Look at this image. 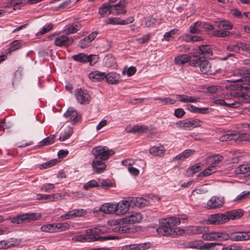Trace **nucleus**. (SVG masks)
Returning <instances> with one entry per match:
<instances>
[{
	"mask_svg": "<svg viewBox=\"0 0 250 250\" xmlns=\"http://www.w3.org/2000/svg\"><path fill=\"white\" fill-rule=\"evenodd\" d=\"M151 37L150 33L147 34L141 38L138 39L137 41L141 43H145L147 42Z\"/></svg>",
	"mask_w": 250,
	"mask_h": 250,
	"instance_id": "nucleus-61",
	"label": "nucleus"
},
{
	"mask_svg": "<svg viewBox=\"0 0 250 250\" xmlns=\"http://www.w3.org/2000/svg\"><path fill=\"white\" fill-rule=\"evenodd\" d=\"M98 187H99V183L95 180H91L84 185L83 188L85 190H89L92 188Z\"/></svg>",
	"mask_w": 250,
	"mask_h": 250,
	"instance_id": "nucleus-47",
	"label": "nucleus"
},
{
	"mask_svg": "<svg viewBox=\"0 0 250 250\" xmlns=\"http://www.w3.org/2000/svg\"><path fill=\"white\" fill-rule=\"evenodd\" d=\"M20 241L11 239L10 241H1L0 242V249H6L10 247H15L20 244Z\"/></svg>",
	"mask_w": 250,
	"mask_h": 250,
	"instance_id": "nucleus-29",
	"label": "nucleus"
},
{
	"mask_svg": "<svg viewBox=\"0 0 250 250\" xmlns=\"http://www.w3.org/2000/svg\"><path fill=\"white\" fill-rule=\"evenodd\" d=\"M194 151L191 149H186L175 157L173 160L183 161L194 154Z\"/></svg>",
	"mask_w": 250,
	"mask_h": 250,
	"instance_id": "nucleus-33",
	"label": "nucleus"
},
{
	"mask_svg": "<svg viewBox=\"0 0 250 250\" xmlns=\"http://www.w3.org/2000/svg\"><path fill=\"white\" fill-rule=\"evenodd\" d=\"M215 103L228 107L237 108L243 104L250 103V95L242 91H233L226 94L224 99L216 100Z\"/></svg>",
	"mask_w": 250,
	"mask_h": 250,
	"instance_id": "nucleus-2",
	"label": "nucleus"
},
{
	"mask_svg": "<svg viewBox=\"0 0 250 250\" xmlns=\"http://www.w3.org/2000/svg\"><path fill=\"white\" fill-rule=\"evenodd\" d=\"M187 109L190 112L201 114H205L208 110V108H198L193 105H188Z\"/></svg>",
	"mask_w": 250,
	"mask_h": 250,
	"instance_id": "nucleus-41",
	"label": "nucleus"
},
{
	"mask_svg": "<svg viewBox=\"0 0 250 250\" xmlns=\"http://www.w3.org/2000/svg\"><path fill=\"white\" fill-rule=\"evenodd\" d=\"M55 229V232H59L62 231H65L68 229L70 225L68 223H60L58 224H54Z\"/></svg>",
	"mask_w": 250,
	"mask_h": 250,
	"instance_id": "nucleus-43",
	"label": "nucleus"
},
{
	"mask_svg": "<svg viewBox=\"0 0 250 250\" xmlns=\"http://www.w3.org/2000/svg\"><path fill=\"white\" fill-rule=\"evenodd\" d=\"M233 75L235 77L231 79L228 81L230 82H245L249 81L250 82V68L243 67L239 69H235L233 71Z\"/></svg>",
	"mask_w": 250,
	"mask_h": 250,
	"instance_id": "nucleus-8",
	"label": "nucleus"
},
{
	"mask_svg": "<svg viewBox=\"0 0 250 250\" xmlns=\"http://www.w3.org/2000/svg\"><path fill=\"white\" fill-rule=\"evenodd\" d=\"M227 215L226 213H216L209 216L208 221L210 224H223L227 222Z\"/></svg>",
	"mask_w": 250,
	"mask_h": 250,
	"instance_id": "nucleus-16",
	"label": "nucleus"
},
{
	"mask_svg": "<svg viewBox=\"0 0 250 250\" xmlns=\"http://www.w3.org/2000/svg\"><path fill=\"white\" fill-rule=\"evenodd\" d=\"M37 219V214L32 213L30 214H24L13 217L11 221L13 224H19L30 222Z\"/></svg>",
	"mask_w": 250,
	"mask_h": 250,
	"instance_id": "nucleus-11",
	"label": "nucleus"
},
{
	"mask_svg": "<svg viewBox=\"0 0 250 250\" xmlns=\"http://www.w3.org/2000/svg\"><path fill=\"white\" fill-rule=\"evenodd\" d=\"M73 129L72 127L67 126L65 128L63 132L61 133L60 136L59 140L61 141H63L69 138L72 134Z\"/></svg>",
	"mask_w": 250,
	"mask_h": 250,
	"instance_id": "nucleus-38",
	"label": "nucleus"
},
{
	"mask_svg": "<svg viewBox=\"0 0 250 250\" xmlns=\"http://www.w3.org/2000/svg\"><path fill=\"white\" fill-rule=\"evenodd\" d=\"M90 42L86 37H85L80 41L79 46L81 48H85L89 46Z\"/></svg>",
	"mask_w": 250,
	"mask_h": 250,
	"instance_id": "nucleus-57",
	"label": "nucleus"
},
{
	"mask_svg": "<svg viewBox=\"0 0 250 250\" xmlns=\"http://www.w3.org/2000/svg\"><path fill=\"white\" fill-rule=\"evenodd\" d=\"M94 57L95 56L92 55L87 56L84 53H81L78 54V55H73L72 56V58L74 60L81 62L85 63L89 62V63L91 64L92 63V61L91 60H90V59Z\"/></svg>",
	"mask_w": 250,
	"mask_h": 250,
	"instance_id": "nucleus-26",
	"label": "nucleus"
},
{
	"mask_svg": "<svg viewBox=\"0 0 250 250\" xmlns=\"http://www.w3.org/2000/svg\"><path fill=\"white\" fill-rule=\"evenodd\" d=\"M55 188L54 184L51 183H46L43 184L41 188V190L44 192H48L49 190L53 189Z\"/></svg>",
	"mask_w": 250,
	"mask_h": 250,
	"instance_id": "nucleus-54",
	"label": "nucleus"
},
{
	"mask_svg": "<svg viewBox=\"0 0 250 250\" xmlns=\"http://www.w3.org/2000/svg\"><path fill=\"white\" fill-rule=\"evenodd\" d=\"M109 23L114 24H121L124 25V20H121L119 18H110L109 19Z\"/></svg>",
	"mask_w": 250,
	"mask_h": 250,
	"instance_id": "nucleus-60",
	"label": "nucleus"
},
{
	"mask_svg": "<svg viewBox=\"0 0 250 250\" xmlns=\"http://www.w3.org/2000/svg\"><path fill=\"white\" fill-rule=\"evenodd\" d=\"M227 215V221L230 220H235L241 218L244 213V211L241 209H233L225 213Z\"/></svg>",
	"mask_w": 250,
	"mask_h": 250,
	"instance_id": "nucleus-23",
	"label": "nucleus"
},
{
	"mask_svg": "<svg viewBox=\"0 0 250 250\" xmlns=\"http://www.w3.org/2000/svg\"><path fill=\"white\" fill-rule=\"evenodd\" d=\"M22 3L21 0H9L7 1V6L9 7L16 6Z\"/></svg>",
	"mask_w": 250,
	"mask_h": 250,
	"instance_id": "nucleus-63",
	"label": "nucleus"
},
{
	"mask_svg": "<svg viewBox=\"0 0 250 250\" xmlns=\"http://www.w3.org/2000/svg\"><path fill=\"white\" fill-rule=\"evenodd\" d=\"M74 42V38L68 37L66 35H61L56 38L54 44L57 46H68Z\"/></svg>",
	"mask_w": 250,
	"mask_h": 250,
	"instance_id": "nucleus-19",
	"label": "nucleus"
},
{
	"mask_svg": "<svg viewBox=\"0 0 250 250\" xmlns=\"http://www.w3.org/2000/svg\"><path fill=\"white\" fill-rule=\"evenodd\" d=\"M202 26V22L197 21L189 27L190 32L193 34L201 33L203 32Z\"/></svg>",
	"mask_w": 250,
	"mask_h": 250,
	"instance_id": "nucleus-35",
	"label": "nucleus"
},
{
	"mask_svg": "<svg viewBox=\"0 0 250 250\" xmlns=\"http://www.w3.org/2000/svg\"><path fill=\"white\" fill-rule=\"evenodd\" d=\"M159 234H171L172 232V220L165 219L160 222L159 227L156 229Z\"/></svg>",
	"mask_w": 250,
	"mask_h": 250,
	"instance_id": "nucleus-13",
	"label": "nucleus"
},
{
	"mask_svg": "<svg viewBox=\"0 0 250 250\" xmlns=\"http://www.w3.org/2000/svg\"><path fill=\"white\" fill-rule=\"evenodd\" d=\"M225 203L223 197L212 196L207 202V208L208 209H215L222 207Z\"/></svg>",
	"mask_w": 250,
	"mask_h": 250,
	"instance_id": "nucleus-14",
	"label": "nucleus"
},
{
	"mask_svg": "<svg viewBox=\"0 0 250 250\" xmlns=\"http://www.w3.org/2000/svg\"><path fill=\"white\" fill-rule=\"evenodd\" d=\"M223 157L219 155H213L208 157L207 163L210 165H215L222 161Z\"/></svg>",
	"mask_w": 250,
	"mask_h": 250,
	"instance_id": "nucleus-37",
	"label": "nucleus"
},
{
	"mask_svg": "<svg viewBox=\"0 0 250 250\" xmlns=\"http://www.w3.org/2000/svg\"><path fill=\"white\" fill-rule=\"evenodd\" d=\"M190 57L186 54H183L175 58L174 62L178 64H183L188 62Z\"/></svg>",
	"mask_w": 250,
	"mask_h": 250,
	"instance_id": "nucleus-40",
	"label": "nucleus"
},
{
	"mask_svg": "<svg viewBox=\"0 0 250 250\" xmlns=\"http://www.w3.org/2000/svg\"><path fill=\"white\" fill-rule=\"evenodd\" d=\"M249 135L247 133H240L239 132H231L224 134L219 137L220 141H228L230 140H235V142L237 141H244L249 140L248 138Z\"/></svg>",
	"mask_w": 250,
	"mask_h": 250,
	"instance_id": "nucleus-10",
	"label": "nucleus"
},
{
	"mask_svg": "<svg viewBox=\"0 0 250 250\" xmlns=\"http://www.w3.org/2000/svg\"><path fill=\"white\" fill-rule=\"evenodd\" d=\"M236 174H243L250 172V164H243L239 166L235 170Z\"/></svg>",
	"mask_w": 250,
	"mask_h": 250,
	"instance_id": "nucleus-44",
	"label": "nucleus"
},
{
	"mask_svg": "<svg viewBox=\"0 0 250 250\" xmlns=\"http://www.w3.org/2000/svg\"><path fill=\"white\" fill-rule=\"evenodd\" d=\"M185 114V112L183 108H177L174 111V115L177 118H181Z\"/></svg>",
	"mask_w": 250,
	"mask_h": 250,
	"instance_id": "nucleus-64",
	"label": "nucleus"
},
{
	"mask_svg": "<svg viewBox=\"0 0 250 250\" xmlns=\"http://www.w3.org/2000/svg\"><path fill=\"white\" fill-rule=\"evenodd\" d=\"M73 218L74 217L73 216L72 210L68 211L66 213L62 214L60 216V218L62 220H68Z\"/></svg>",
	"mask_w": 250,
	"mask_h": 250,
	"instance_id": "nucleus-62",
	"label": "nucleus"
},
{
	"mask_svg": "<svg viewBox=\"0 0 250 250\" xmlns=\"http://www.w3.org/2000/svg\"><path fill=\"white\" fill-rule=\"evenodd\" d=\"M99 210L105 213H114L115 214L116 207L115 204L106 203L102 205Z\"/></svg>",
	"mask_w": 250,
	"mask_h": 250,
	"instance_id": "nucleus-28",
	"label": "nucleus"
},
{
	"mask_svg": "<svg viewBox=\"0 0 250 250\" xmlns=\"http://www.w3.org/2000/svg\"><path fill=\"white\" fill-rule=\"evenodd\" d=\"M118 235H109L107 236H99V235H75L72 240L76 242L82 243L91 242L96 241H104L109 240L121 239Z\"/></svg>",
	"mask_w": 250,
	"mask_h": 250,
	"instance_id": "nucleus-4",
	"label": "nucleus"
},
{
	"mask_svg": "<svg viewBox=\"0 0 250 250\" xmlns=\"http://www.w3.org/2000/svg\"><path fill=\"white\" fill-rule=\"evenodd\" d=\"M208 228L206 227H188L186 229H180L175 228L174 229L173 234H219L217 232H207Z\"/></svg>",
	"mask_w": 250,
	"mask_h": 250,
	"instance_id": "nucleus-5",
	"label": "nucleus"
},
{
	"mask_svg": "<svg viewBox=\"0 0 250 250\" xmlns=\"http://www.w3.org/2000/svg\"><path fill=\"white\" fill-rule=\"evenodd\" d=\"M55 137L56 136L55 135H52L48 137L44 138L39 143V146L41 147L45 146H48L53 144L54 142Z\"/></svg>",
	"mask_w": 250,
	"mask_h": 250,
	"instance_id": "nucleus-42",
	"label": "nucleus"
},
{
	"mask_svg": "<svg viewBox=\"0 0 250 250\" xmlns=\"http://www.w3.org/2000/svg\"><path fill=\"white\" fill-rule=\"evenodd\" d=\"M250 198V191H243L238 195L235 198V200H240L244 199Z\"/></svg>",
	"mask_w": 250,
	"mask_h": 250,
	"instance_id": "nucleus-59",
	"label": "nucleus"
},
{
	"mask_svg": "<svg viewBox=\"0 0 250 250\" xmlns=\"http://www.w3.org/2000/svg\"><path fill=\"white\" fill-rule=\"evenodd\" d=\"M218 26L226 30L231 29L232 27V25L229 21H223L220 22Z\"/></svg>",
	"mask_w": 250,
	"mask_h": 250,
	"instance_id": "nucleus-51",
	"label": "nucleus"
},
{
	"mask_svg": "<svg viewBox=\"0 0 250 250\" xmlns=\"http://www.w3.org/2000/svg\"><path fill=\"white\" fill-rule=\"evenodd\" d=\"M100 186L104 189H107L114 187V184L110 180L103 179L100 183Z\"/></svg>",
	"mask_w": 250,
	"mask_h": 250,
	"instance_id": "nucleus-52",
	"label": "nucleus"
},
{
	"mask_svg": "<svg viewBox=\"0 0 250 250\" xmlns=\"http://www.w3.org/2000/svg\"><path fill=\"white\" fill-rule=\"evenodd\" d=\"M176 99L182 103H196L200 99L197 97L189 96L187 95H176Z\"/></svg>",
	"mask_w": 250,
	"mask_h": 250,
	"instance_id": "nucleus-27",
	"label": "nucleus"
},
{
	"mask_svg": "<svg viewBox=\"0 0 250 250\" xmlns=\"http://www.w3.org/2000/svg\"><path fill=\"white\" fill-rule=\"evenodd\" d=\"M151 247L152 244L148 242L140 244L125 245L122 248V250H146Z\"/></svg>",
	"mask_w": 250,
	"mask_h": 250,
	"instance_id": "nucleus-21",
	"label": "nucleus"
},
{
	"mask_svg": "<svg viewBox=\"0 0 250 250\" xmlns=\"http://www.w3.org/2000/svg\"><path fill=\"white\" fill-rule=\"evenodd\" d=\"M189 63L191 66H199L203 74H211L213 73L210 63L204 58H194L191 60Z\"/></svg>",
	"mask_w": 250,
	"mask_h": 250,
	"instance_id": "nucleus-7",
	"label": "nucleus"
},
{
	"mask_svg": "<svg viewBox=\"0 0 250 250\" xmlns=\"http://www.w3.org/2000/svg\"><path fill=\"white\" fill-rule=\"evenodd\" d=\"M111 5L109 3H104L99 8V13L102 17H106L112 13Z\"/></svg>",
	"mask_w": 250,
	"mask_h": 250,
	"instance_id": "nucleus-30",
	"label": "nucleus"
},
{
	"mask_svg": "<svg viewBox=\"0 0 250 250\" xmlns=\"http://www.w3.org/2000/svg\"><path fill=\"white\" fill-rule=\"evenodd\" d=\"M75 95L78 103L82 104H87L90 102L91 96L86 90L78 88L76 90Z\"/></svg>",
	"mask_w": 250,
	"mask_h": 250,
	"instance_id": "nucleus-12",
	"label": "nucleus"
},
{
	"mask_svg": "<svg viewBox=\"0 0 250 250\" xmlns=\"http://www.w3.org/2000/svg\"><path fill=\"white\" fill-rule=\"evenodd\" d=\"M105 79L108 83L112 84H117L122 81L121 76L115 72H110L107 74H105Z\"/></svg>",
	"mask_w": 250,
	"mask_h": 250,
	"instance_id": "nucleus-22",
	"label": "nucleus"
},
{
	"mask_svg": "<svg viewBox=\"0 0 250 250\" xmlns=\"http://www.w3.org/2000/svg\"><path fill=\"white\" fill-rule=\"evenodd\" d=\"M202 245V241H194L193 242H189L188 244V247L189 248L196 249L201 250Z\"/></svg>",
	"mask_w": 250,
	"mask_h": 250,
	"instance_id": "nucleus-50",
	"label": "nucleus"
},
{
	"mask_svg": "<svg viewBox=\"0 0 250 250\" xmlns=\"http://www.w3.org/2000/svg\"><path fill=\"white\" fill-rule=\"evenodd\" d=\"M55 229L54 224H46L43 225L41 227V229L42 231L48 233H54L55 232Z\"/></svg>",
	"mask_w": 250,
	"mask_h": 250,
	"instance_id": "nucleus-46",
	"label": "nucleus"
},
{
	"mask_svg": "<svg viewBox=\"0 0 250 250\" xmlns=\"http://www.w3.org/2000/svg\"><path fill=\"white\" fill-rule=\"evenodd\" d=\"M129 198L132 207H136L142 208L151 204L149 200L142 197H131Z\"/></svg>",
	"mask_w": 250,
	"mask_h": 250,
	"instance_id": "nucleus-18",
	"label": "nucleus"
},
{
	"mask_svg": "<svg viewBox=\"0 0 250 250\" xmlns=\"http://www.w3.org/2000/svg\"><path fill=\"white\" fill-rule=\"evenodd\" d=\"M216 170V167L215 165H210L208 168L205 169L204 171L200 172L198 177H205L208 176L211 174L214 173Z\"/></svg>",
	"mask_w": 250,
	"mask_h": 250,
	"instance_id": "nucleus-39",
	"label": "nucleus"
},
{
	"mask_svg": "<svg viewBox=\"0 0 250 250\" xmlns=\"http://www.w3.org/2000/svg\"><path fill=\"white\" fill-rule=\"evenodd\" d=\"M62 199V196L61 194L55 193L51 195H45L39 194L37 195V199L38 200H46L50 199L51 201H53L54 199Z\"/></svg>",
	"mask_w": 250,
	"mask_h": 250,
	"instance_id": "nucleus-36",
	"label": "nucleus"
},
{
	"mask_svg": "<svg viewBox=\"0 0 250 250\" xmlns=\"http://www.w3.org/2000/svg\"><path fill=\"white\" fill-rule=\"evenodd\" d=\"M203 124L202 120L195 118L179 121L176 123V125L177 127L189 130L195 127H200Z\"/></svg>",
	"mask_w": 250,
	"mask_h": 250,
	"instance_id": "nucleus-9",
	"label": "nucleus"
},
{
	"mask_svg": "<svg viewBox=\"0 0 250 250\" xmlns=\"http://www.w3.org/2000/svg\"><path fill=\"white\" fill-rule=\"evenodd\" d=\"M89 78L93 81H101L105 78V73L95 71L89 74Z\"/></svg>",
	"mask_w": 250,
	"mask_h": 250,
	"instance_id": "nucleus-32",
	"label": "nucleus"
},
{
	"mask_svg": "<svg viewBox=\"0 0 250 250\" xmlns=\"http://www.w3.org/2000/svg\"><path fill=\"white\" fill-rule=\"evenodd\" d=\"M74 217H81L86 214L87 211L83 209H74L72 210Z\"/></svg>",
	"mask_w": 250,
	"mask_h": 250,
	"instance_id": "nucleus-53",
	"label": "nucleus"
},
{
	"mask_svg": "<svg viewBox=\"0 0 250 250\" xmlns=\"http://www.w3.org/2000/svg\"><path fill=\"white\" fill-rule=\"evenodd\" d=\"M80 29V25L78 23H72L65 25L63 28V32L66 35L77 33Z\"/></svg>",
	"mask_w": 250,
	"mask_h": 250,
	"instance_id": "nucleus-25",
	"label": "nucleus"
},
{
	"mask_svg": "<svg viewBox=\"0 0 250 250\" xmlns=\"http://www.w3.org/2000/svg\"><path fill=\"white\" fill-rule=\"evenodd\" d=\"M146 27H149L156 22V19L152 17H147L145 18Z\"/></svg>",
	"mask_w": 250,
	"mask_h": 250,
	"instance_id": "nucleus-56",
	"label": "nucleus"
},
{
	"mask_svg": "<svg viewBox=\"0 0 250 250\" xmlns=\"http://www.w3.org/2000/svg\"><path fill=\"white\" fill-rule=\"evenodd\" d=\"M204 240L221 241L230 239L232 241H242L250 239V235H202Z\"/></svg>",
	"mask_w": 250,
	"mask_h": 250,
	"instance_id": "nucleus-6",
	"label": "nucleus"
},
{
	"mask_svg": "<svg viewBox=\"0 0 250 250\" xmlns=\"http://www.w3.org/2000/svg\"><path fill=\"white\" fill-rule=\"evenodd\" d=\"M64 116L67 119L75 122H77L80 120L77 111L72 107H70L67 109L66 112L64 114Z\"/></svg>",
	"mask_w": 250,
	"mask_h": 250,
	"instance_id": "nucleus-24",
	"label": "nucleus"
},
{
	"mask_svg": "<svg viewBox=\"0 0 250 250\" xmlns=\"http://www.w3.org/2000/svg\"><path fill=\"white\" fill-rule=\"evenodd\" d=\"M217 245H222V244L217 242H208L204 243L202 242L201 250H210L214 248Z\"/></svg>",
	"mask_w": 250,
	"mask_h": 250,
	"instance_id": "nucleus-48",
	"label": "nucleus"
},
{
	"mask_svg": "<svg viewBox=\"0 0 250 250\" xmlns=\"http://www.w3.org/2000/svg\"><path fill=\"white\" fill-rule=\"evenodd\" d=\"M199 54L205 57H208L212 55L210 46L207 45H202L198 47Z\"/></svg>",
	"mask_w": 250,
	"mask_h": 250,
	"instance_id": "nucleus-34",
	"label": "nucleus"
},
{
	"mask_svg": "<svg viewBox=\"0 0 250 250\" xmlns=\"http://www.w3.org/2000/svg\"><path fill=\"white\" fill-rule=\"evenodd\" d=\"M53 25L52 23H49L47 25H45L42 30L39 32V34L40 35H43L53 29Z\"/></svg>",
	"mask_w": 250,
	"mask_h": 250,
	"instance_id": "nucleus-58",
	"label": "nucleus"
},
{
	"mask_svg": "<svg viewBox=\"0 0 250 250\" xmlns=\"http://www.w3.org/2000/svg\"><path fill=\"white\" fill-rule=\"evenodd\" d=\"M166 150L163 146H154L149 149V153L155 156L164 155Z\"/></svg>",
	"mask_w": 250,
	"mask_h": 250,
	"instance_id": "nucleus-31",
	"label": "nucleus"
},
{
	"mask_svg": "<svg viewBox=\"0 0 250 250\" xmlns=\"http://www.w3.org/2000/svg\"><path fill=\"white\" fill-rule=\"evenodd\" d=\"M21 41L19 40H14L11 42L9 44V51L8 53H11L12 52L21 48Z\"/></svg>",
	"mask_w": 250,
	"mask_h": 250,
	"instance_id": "nucleus-45",
	"label": "nucleus"
},
{
	"mask_svg": "<svg viewBox=\"0 0 250 250\" xmlns=\"http://www.w3.org/2000/svg\"><path fill=\"white\" fill-rule=\"evenodd\" d=\"M126 0H121L116 4L111 5L112 13L117 15L125 14L126 12V7L127 4Z\"/></svg>",
	"mask_w": 250,
	"mask_h": 250,
	"instance_id": "nucleus-17",
	"label": "nucleus"
},
{
	"mask_svg": "<svg viewBox=\"0 0 250 250\" xmlns=\"http://www.w3.org/2000/svg\"><path fill=\"white\" fill-rule=\"evenodd\" d=\"M142 219V215L138 212H133L129 215L123 219L124 223L134 224L140 222Z\"/></svg>",
	"mask_w": 250,
	"mask_h": 250,
	"instance_id": "nucleus-20",
	"label": "nucleus"
},
{
	"mask_svg": "<svg viewBox=\"0 0 250 250\" xmlns=\"http://www.w3.org/2000/svg\"><path fill=\"white\" fill-rule=\"evenodd\" d=\"M131 204L130 198L128 200H123L118 204H115V214L119 216L126 213L130 207H131Z\"/></svg>",
	"mask_w": 250,
	"mask_h": 250,
	"instance_id": "nucleus-15",
	"label": "nucleus"
},
{
	"mask_svg": "<svg viewBox=\"0 0 250 250\" xmlns=\"http://www.w3.org/2000/svg\"><path fill=\"white\" fill-rule=\"evenodd\" d=\"M91 153L94 156L91 164L92 169L96 173H101L105 170V161L114 154L112 149L102 146L93 148Z\"/></svg>",
	"mask_w": 250,
	"mask_h": 250,
	"instance_id": "nucleus-1",
	"label": "nucleus"
},
{
	"mask_svg": "<svg viewBox=\"0 0 250 250\" xmlns=\"http://www.w3.org/2000/svg\"><path fill=\"white\" fill-rule=\"evenodd\" d=\"M229 32L222 30H215L213 31L212 34L214 36L224 37L228 35Z\"/></svg>",
	"mask_w": 250,
	"mask_h": 250,
	"instance_id": "nucleus-55",
	"label": "nucleus"
},
{
	"mask_svg": "<svg viewBox=\"0 0 250 250\" xmlns=\"http://www.w3.org/2000/svg\"><path fill=\"white\" fill-rule=\"evenodd\" d=\"M208 191V189L204 186H201L200 187L196 188L193 190L191 194L193 196H195L196 194H203L207 193Z\"/></svg>",
	"mask_w": 250,
	"mask_h": 250,
	"instance_id": "nucleus-49",
	"label": "nucleus"
},
{
	"mask_svg": "<svg viewBox=\"0 0 250 250\" xmlns=\"http://www.w3.org/2000/svg\"><path fill=\"white\" fill-rule=\"evenodd\" d=\"M139 228L136 226L117 225L113 228H108L106 226H98L88 228L85 230L87 234H100L106 233H110L111 231L121 233H134L137 232Z\"/></svg>",
	"mask_w": 250,
	"mask_h": 250,
	"instance_id": "nucleus-3",
	"label": "nucleus"
}]
</instances>
